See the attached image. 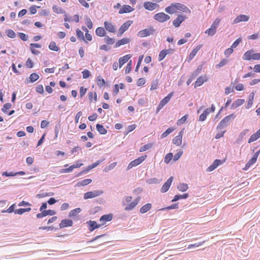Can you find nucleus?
Listing matches in <instances>:
<instances>
[{
  "label": "nucleus",
  "instance_id": "nucleus-1",
  "mask_svg": "<svg viewBox=\"0 0 260 260\" xmlns=\"http://www.w3.org/2000/svg\"><path fill=\"white\" fill-rule=\"evenodd\" d=\"M165 11L170 14L179 12H182L190 14L191 11L184 5L180 3H172L170 6L165 8Z\"/></svg>",
  "mask_w": 260,
  "mask_h": 260
},
{
  "label": "nucleus",
  "instance_id": "nucleus-2",
  "mask_svg": "<svg viewBox=\"0 0 260 260\" xmlns=\"http://www.w3.org/2000/svg\"><path fill=\"white\" fill-rule=\"evenodd\" d=\"M140 198H137L133 201L132 202V197L131 196H126L123 201V205L125 207L124 210L125 211H130L133 210L139 203L140 201Z\"/></svg>",
  "mask_w": 260,
  "mask_h": 260
},
{
  "label": "nucleus",
  "instance_id": "nucleus-3",
  "mask_svg": "<svg viewBox=\"0 0 260 260\" xmlns=\"http://www.w3.org/2000/svg\"><path fill=\"white\" fill-rule=\"evenodd\" d=\"M243 59L246 60H260V53H254L252 50H248L244 54Z\"/></svg>",
  "mask_w": 260,
  "mask_h": 260
},
{
  "label": "nucleus",
  "instance_id": "nucleus-4",
  "mask_svg": "<svg viewBox=\"0 0 260 260\" xmlns=\"http://www.w3.org/2000/svg\"><path fill=\"white\" fill-rule=\"evenodd\" d=\"M220 20L216 18L213 23L212 24L211 27L205 31V33L209 36H213L216 32L217 28L218 27L220 23Z\"/></svg>",
  "mask_w": 260,
  "mask_h": 260
},
{
  "label": "nucleus",
  "instance_id": "nucleus-5",
  "mask_svg": "<svg viewBox=\"0 0 260 260\" xmlns=\"http://www.w3.org/2000/svg\"><path fill=\"white\" fill-rule=\"evenodd\" d=\"M234 118V115L233 114L226 116L219 122L217 126V128L222 129L223 128L227 126L230 124L231 119Z\"/></svg>",
  "mask_w": 260,
  "mask_h": 260
},
{
  "label": "nucleus",
  "instance_id": "nucleus-6",
  "mask_svg": "<svg viewBox=\"0 0 260 260\" xmlns=\"http://www.w3.org/2000/svg\"><path fill=\"white\" fill-rule=\"evenodd\" d=\"M155 32V29L152 26H150L144 29L139 31L138 33V36L141 38L146 37L151 35H152Z\"/></svg>",
  "mask_w": 260,
  "mask_h": 260
},
{
  "label": "nucleus",
  "instance_id": "nucleus-7",
  "mask_svg": "<svg viewBox=\"0 0 260 260\" xmlns=\"http://www.w3.org/2000/svg\"><path fill=\"white\" fill-rule=\"evenodd\" d=\"M170 18L169 15L163 12L158 13L154 16V19L159 22H164L169 20Z\"/></svg>",
  "mask_w": 260,
  "mask_h": 260
},
{
  "label": "nucleus",
  "instance_id": "nucleus-8",
  "mask_svg": "<svg viewBox=\"0 0 260 260\" xmlns=\"http://www.w3.org/2000/svg\"><path fill=\"white\" fill-rule=\"evenodd\" d=\"M147 157V155H145L144 156H142L140 157H139L138 158L130 162V163L128 164L127 169L130 170L132 168L136 167L139 164H141Z\"/></svg>",
  "mask_w": 260,
  "mask_h": 260
},
{
  "label": "nucleus",
  "instance_id": "nucleus-9",
  "mask_svg": "<svg viewBox=\"0 0 260 260\" xmlns=\"http://www.w3.org/2000/svg\"><path fill=\"white\" fill-rule=\"evenodd\" d=\"M174 92H170L167 96L165 97L160 102L159 105L157 107V112H159V111L163 107L166 105L170 101L172 97L173 96Z\"/></svg>",
  "mask_w": 260,
  "mask_h": 260
},
{
  "label": "nucleus",
  "instance_id": "nucleus-10",
  "mask_svg": "<svg viewBox=\"0 0 260 260\" xmlns=\"http://www.w3.org/2000/svg\"><path fill=\"white\" fill-rule=\"evenodd\" d=\"M103 193V191L100 190H96L94 191H88L84 194V199H91L98 197Z\"/></svg>",
  "mask_w": 260,
  "mask_h": 260
},
{
  "label": "nucleus",
  "instance_id": "nucleus-11",
  "mask_svg": "<svg viewBox=\"0 0 260 260\" xmlns=\"http://www.w3.org/2000/svg\"><path fill=\"white\" fill-rule=\"evenodd\" d=\"M133 21L132 20H128L124 22L119 28L117 34L118 37L121 36L128 29V27L132 25Z\"/></svg>",
  "mask_w": 260,
  "mask_h": 260
},
{
  "label": "nucleus",
  "instance_id": "nucleus-12",
  "mask_svg": "<svg viewBox=\"0 0 260 260\" xmlns=\"http://www.w3.org/2000/svg\"><path fill=\"white\" fill-rule=\"evenodd\" d=\"M104 27L106 30L111 33H115L116 32V26L111 21H106L104 22Z\"/></svg>",
  "mask_w": 260,
  "mask_h": 260
},
{
  "label": "nucleus",
  "instance_id": "nucleus-13",
  "mask_svg": "<svg viewBox=\"0 0 260 260\" xmlns=\"http://www.w3.org/2000/svg\"><path fill=\"white\" fill-rule=\"evenodd\" d=\"M144 7L146 10L149 11H153L159 7V5L156 3H154L151 2H146L144 3Z\"/></svg>",
  "mask_w": 260,
  "mask_h": 260
},
{
  "label": "nucleus",
  "instance_id": "nucleus-14",
  "mask_svg": "<svg viewBox=\"0 0 260 260\" xmlns=\"http://www.w3.org/2000/svg\"><path fill=\"white\" fill-rule=\"evenodd\" d=\"M186 17L185 15H179L177 18L173 21V25L175 27H178L180 24L186 19Z\"/></svg>",
  "mask_w": 260,
  "mask_h": 260
},
{
  "label": "nucleus",
  "instance_id": "nucleus-15",
  "mask_svg": "<svg viewBox=\"0 0 260 260\" xmlns=\"http://www.w3.org/2000/svg\"><path fill=\"white\" fill-rule=\"evenodd\" d=\"M173 180V177L172 176L170 177L167 181L164 183L161 188V192L162 193L167 192L172 183Z\"/></svg>",
  "mask_w": 260,
  "mask_h": 260
},
{
  "label": "nucleus",
  "instance_id": "nucleus-16",
  "mask_svg": "<svg viewBox=\"0 0 260 260\" xmlns=\"http://www.w3.org/2000/svg\"><path fill=\"white\" fill-rule=\"evenodd\" d=\"M208 80L206 75L201 76L197 79L194 83V88L201 86L204 82Z\"/></svg>",
  "mask_w": 260,
  "mask_h": 260
},
{
  "label": "nucleus",
  "instance_id": "nucleus-17",
  "mask_svg": "<svg viewBox=\"0 0 260 260\" xmlns=\"http://www.w3.org/2000/svg\"><path fill=\"white\" fill-rule=\"evenodd\" d=\"M135 10L132 7L127 5H123L119 11V13L120 14L123 13H127L133 12Z\"/></svg>",
  "mask_w": 260,
  "mask_h": 260
},
{
  "label": "nucleus",
  "instance_id": "nucleus-18",
  "mask_svg": "<svg viewBox=\"0 0 260 260\" xmlns=\"http://www.w3.org/2000/svg\"><path fill=\"white\" fill-rule=\"evenodd\" d=\"M183 131H181L178 135L173 139V143L177 146H180L182 143Z\"/></svg>",
  "mask_w": 260,
  "mask_h": 260
},
{
  "label": "nucleus",
  "instance_id": "nucleus-19",
  "mask_svg": "<svg viewBox=\"0 0 260 260\" xmlns=\"http://www.w3.org/2000/svg\"><path fill=\"white\" fill-rule=\"evenodd\" d=\"M41 48V45L39 44L31 43L30 44V50L31 52L34 55H37L40 53V52L36 49V48Z\"/></svg>",
  "mask_w": 260,
  "mask_h": 260
},
{
  "label": "nucleus",
  "instance_id": "nucleus-20",
  "mask_svg": "<svg viewBox=\"0 0 260 260\" xmlns=\"http://www.w3.org/2000/svg\"><path fill=\"white\" fill-rule=\"evenodd\" d=\"M73 221L71 219H65L59 223V228L62 229L67 226H71L73 225Z\"/></svg>",
  "mask_w": 260,
  "mask_h": 260
},
{
  "label": "nucleus",
  "instance_id": "nucleus-21",
  "mask_svg": "<svg viewBox=\"0 0 260 260\" xmlns=\"http://www.w3.org/2000/svg\"><path fill=\"white\" fill-rule=\"evenodd\" d=\"M249 17L245 15H239L234 20V23H238L242 21H247L249 20Z\"/></svg>",
  "mask_w": 260,
  "mask_h": 260
},
{
  "label": "nucleus",
  "instance_id": "nucleus-22",
  "mask_svg": "<svg viewBox=\"0 0 260 260\" xmlns=\"http://www.w3.org/2000/svg\"><path fill=\"white\" fill-rule=\"evenodd\" d=\"M256 155L257 154H254L252 158L246 163L244 168H243L244 170H248L251 167V165L255 163L257 159V157L256 156Z\"/></svg>",
  "mask_w": 260,
  "mask_h": 260
},
{
  "label": "nucleus",
  "instance_id": "nucleus-23",
  "mask_svg": "<svg viewBox=\"0 0 260 260\" xmlns=\"http://www.w3.org/2000/svg\"><path fill=\"white\" fill-rule=\"evenodd\" d=\"M172 51H173V50L171 49L161 50L160 52L159 56H158V60L159 61H161L162 60H163L165 58V57L168 54H170L172 52Z\"/></svg>",
  "mask_w": 260,
  "mask_h": 260
},
{
  "label": "nucleus",
  "instance_id": "nucleus-24",
  "mask_svg": "<svg viewBox=\"0 0 260 260\" xmlns=\"http://www.w3.org/2000/svg\"><path fill=\"white\" fill-rule=\"evenodd\" d=\"M112 219V215L111 214L104 215L100 219V221L101 222V225L105 224L106 222L111 221Z\"/></svg>",
  "mask_w": 260,
  "mask_h": 260
},
{
  "label": "nucleus",
  "instance_id": "nucleus-25",
  "mask_svg": "<svg viewBox=\"0 0 260 260\" xmlns=\"http://www.w3.org/2000/svg\"><path fill=\"white\" fill-rule=\"evenodd\" d=\"M131 57L132 56L130 54H127L124 56L120 57L119 59V67H122V66L131 58Z\"/></svg>",
  "mask_w": 260,
  "mask_h": 260
},
{
  "label": "nucleus",
  "instance_id": "nucleus-26",
  "mask_svg": "<svg viewBox=\"0 0 260 260\" xmlns=\"http://www.w3.org/2000/svg\"><path fill=\"white\" fill-rule=\"evenodd\" d=\"M245 103L244 99H237L232 104L231 108L234 109L242 105Z\"/></svg>",
  "mask_w": 260,
  "mask_h": 260
},
{
  "label": "nucleus",
  "instance_id": "nucleus-27",
  "mask_svg": "<svg viewBox=\"0 0 260 260\" xmlns=\"http://www.w3.org/2000/svg\"><path fill=\"white\" fill-rule=\"evenodd\" d=\"M88 224L89 225V230L90 231L92 232L96 229L99 228L101 226V224H97L96 222L95 221L90 220L88 222Z\"/></svg>",
  "mask_w": 260,
  "mask_h": 260
},
{
  "label": "nucleus",
  "instance_id": "nucleus-28",
  "mask_svg": "<svg viewBox=\"0 0 260 260\" xmlns=\"http://www.w3.org/2000/svg\"><path fill=\"white\" fill-rule=\"evenodd\" d=\"M260 138V128L255 133L252 134L248 140V143L254 142Z\"/></svg>",
  "mask_w": 260,
  "mask_h": 260
},
{
  "label": "nucleus",
  "instance_id": "nucleus-29",
  "mask_svg": "<svg viewBox=\"0 0 260 260\" xmlns=\"http://www.w3.org/2000/svg\"><path fill=\"white\" fill-rule=\"evenodd\" d=\"M95 34L100 37H103L106 36V30L102 27H98L95 30Z\"/></svg>",
  "mask_w": 260,
  "mask_h": 260
},
{
  "label": "nucleus",
  "instance_id": "nucleus-30",
  "mask_svg": "<svg viewBox=\"0 0 260 260\" xmlns=\"http://www.w3.org/2000/svg\"><path fill=\"white\" fill-rule=\"evenodd\" d=\"M129 42V39L128 38H122L118 40L115 45V47L117 48L121 45L126 44Z\"/></svg>",
  "mask_w": 260,
  "mask_h": 260
},
{
  "label": "nucleus",
  "instance_id": "nucleus-31",
  "mask_svg": "<svg viewBox=\"0 0 260 260\" xmlns=\"http://www.w3.org/2000/svg\"><path fill=\"white\" fill-rule=\"evenodd\" d=\"M92 182V180L91 179H84L82 181H80L76 184V186L81 187L86 186L89 184H90Z\"/></svg>",
  "mask_w": 260,
  "mask_h": 260
},
{
  "label": "nucleus",
  "instance_id": "nucleus-32",
  "mask_svg": "<svg viewBox=\"0 0 260 260\" xmlns=\"http://www.w3.org/2000/svg\"><path fill=\"white\" fill-rule=\"evenodd\" d=\"M49 49L50 50L57 52L59 51L60 48L56 45V43L54 41H51L49 45Z\"/></svg>",
  "mask_w": 260,
  "mask_h": 260
},
{
  "label": "nucleus",
  "instance_id": "nucleus-33",
  "mask_svg": "<svg viewBox=\"0 0 260 260\" xmlns=\"http://www.w3.org/2000/svg\"><path fill=\"white\" fill-rule=\"evenodd\" d=\"M254 100V93L253 92L251 93L248 96V100L247 101V104L246 107V109H249L251 107L253 104Z\"/></svg>",
  "mask_w": 260,
  "mask_h": 260
},
{
  "label": "nucleus",
  "instance_id": "nucleus-34",
  "mask_svg": "<svg viewBox=\"0 0 260 260\" xmlns=\"http://www.w3.org/2000/svg\"><path fill=\"white\" fill-rule=\"evenodd\" d=\"M96 128L100 134L105 135L107 133V129L100 124H97L96 125Z\"/></svg>",
  "mask_w": 260,
  "mask_h": 260
},
{
  "label": "nucleus",
  "instance_id": "nucleus-35",
  "mask_svg": "<svg viewBox=\"0 0 260 260\" xmlns=\"http://www.w3.org/2000/svg\"><path fill=\"white\" fill-rule=\"evenodd\" d=\"M201 47L202 45H198L193 49L189 55V59H192L194 57V56L201 49Z\"/></svg>",
  "mask_w": 260,
  "mask_h": 260
},
{
  "label": "nucleus",
  "instance_id": "nucleus-36",
  "mask_svg": "<svg viewBox=\"0 0 260 260\" xmlns=\"http://www.w3.org/2000/svg\"><path fill=\"white\" fill-rule=\"evenodd\" d=\"M31 208L28 207L27 208H20L19 209H16L15 210L14 213L15 214H17L19 215H21L23 214L25 212H28L31 211Z\"/></svg>",
  "mask_w": 260,
  "mask_h": 260
},
{
  "label": "nucleus",
  "instance_id": "nucleus-37",
  "mask_svg": "<svg viewBox=\"0 0 260 260\" xmlns=\"http://www.w3.org/2000/svg\"><path fill=\"white\" fill-rule=\"evenodd\" d=\"M151 208V204L150 203H148L143 206L140 210V212L141 213H145L149 211Z\"/></svg>",
  "mask_w": 260,
  "mask_h": 260
},
{
  "label": "nucleus",
  "instance_id": "nucleus-38",
  "mask_svg": "<svg viewBox=\"0 0 260 260\" xmlns=\"http://www.w3.org/2000/svg\"><path fill=\"white\" fill-rule=\"evenodd\" d=\"M188 197V193H184L182 195L177 194L175 195L174 199L172 200V202H176L180 199H185L187 198Z\"/></svg>",
  "mask_w": 260,
  "mask_h": 260
},
{
  "label": "nucleus",
  "instance_id": "nucleus-39",
  "mask_svg": "<svg viewBox=\"0 0 260 260\" xmlns=\"http://www.w3.org/2000/svg\"><path fill=\"white\" fill-rule=\"evenodd\" d=\"M88 98L89 100L91 102H92V99H93V101L94 102H96L98 100V96L96 92H89L88 93Z\"/></svg>",
  "mask_w": 260,
  "mask_h": 260
},
{
  "label": "nucleus",
  "instance_id": "nucleus-40",
  "mask_svg": "<svg viewBox=\"0 0 260 260\" xmlns=\"http://www.w3.org/2000/svg\"><path fill=\"white\" fill-rule=\"evenodd\" d=\"M53 11L54 13L57 14H64L65 11L61 8L54 5L52 7Z\"/></svg>",
  "mask_w": 260,
  "mask_h": 260
},
{
  "label": "nucleus",
  "instance_id": "nucleus-41",
  "mask_svg": "<svg viewBox=\"0 0 260 260\" xmlns=\"http://www.w3.org/2000/svg\"><path fill=\"white\" fill-rule=\"evenodd\" d=\"M97 85L99 87H102L105 84V80L101 76H99L96 78Z\"/></svg>",
  "mask_w": 260,
  "mask_h": 260
},
{
  "label": "nucleus",
  "instance_id": "nucleus-42",
  "mask_svg": "<svg viewBox=\"0 0 260 260\" xmlns=\"http://www.w3.org/2000/svg\"><path fill=\"white\" fill-rule=\"evenodd\" d=\"M174 129H175L173 127H170V128H168L165 132H164L161 134L160 138L161 139H163V138L167 137L170 133L173 132L174 131Z\"/></svg>",
  "mask_w": 260,
  "mask_h": 260
},
{
  "label": "nucleus",
  "instance_id": "nucleus-43",
  "mask_svg": "<svg viewBox=\"0 0 260 260\" xmlns=\"http://www.w3.org/2000/svg\"><path fill=\"white\" fill-rule=\"evenodd\" d=\"M188 185L186 183H180L177 186V189L180 191H185L188 189Z\"/></svg>",
  "mask_w": 260,
  "mask_h": 260
},
{
  "label": "nucleus",
  "instance_id": "nucleus-44",
  "mask_svg": "<svg viewBox=\"0 0 260 260\" xmlns=\"http://www.w3.org/2000/svg\"><path fill=\"white\" fill-rule=\"evenodd\" d=\"M104 40L108 45H113L115 43L114 39L113 38H110L108 36H105Z\"/></svg>",
  "mask_w": 260,
  "mask_h": 260
},
{
  "label": "nucleus",
  "instance_id": "nucleus-45",
  "mask_svg": "<svg viewBox=\"0 0 260 260\" xmlns=\"http://www.w3.org/2000/svg\"><path fill=\"white\" fill-rule=\"evenodd\" d=\"M81 210L79 208L73 209L70 212L69 216H70V217L75 216L76 215H77L78 213H79L81 212Z\"/></svg>",
  "mask_w": 260,
  "mask_h": 260
},
{
  "label": "nucleus",
  "instance_id": "nucleus-46",
  "mask_svg": "<svg viewBox=\"0 0 260 260\" xmlns=\"http://www.w3.org/2000/svg\"><path fill=\"white\" fill-rule=\"evenodd\" d=\"M117 165V162H113L112 164H111L110 165H109L108 166L106 167L104 171L105 172H109V171L113 169Z\"/></svg>",
  "mask_w": 260,
  "mask_h": 260
},
{
  "label": "nucleus",
  "instance_id": "nucleus-47",
  "mask_svg": "<svg viewBox=\"0 0 260 260\" xmlns=\"http://www.w3.org/2000/svg\"><path fill=\"white\" fill-rule=\"evenodd\" d=\"M173 157V155L172 153H169L167 154L166 155L165 157L164 161L166 164H168L170 162V161L171 160Z\"/></svg>",
  "mask_w": 260,
  "mask_h": 260
},
{
  "label": "nucleus",
  "instance_id": "nucleus-48",
  "mask_svg": "<svg viewBox=\"0 0 260 260\" xmlns=\"http://www.w3.org/2000/svg\"><path fill=\"white\" fill-rule=\"evenodd\" d=\"M39 78V76L36 73H32L29 76L30 81L31 82H34Z\"/></svg>",
  "mask_w": 260,
  "mask_h": 260
},
{
  "label": "nucleus",
  "instance_id": "nucleus-49",
  "mask_svg": "<svg viewBox=\"0 0 260 260\" xmlns=\"http://www.w3.org/2000/svg\"><path fill=\"white\" fill-rule=\"evenodd\" d=\"M188 117V115H185L184 116L182 117L180 119L178 120L177 122V124L178 125H180L184 123Z\"/></svg>",
  "mask_w": 260,
  "mask_h": 260
},
{
  "label": "nucleus",
  "instance_id": "nucleus-50",
  "mask_svg": "<svg viewBox=\"0 0 260 260\" xmlns=\"http://www.w3.org/2000/svg\"><path fill=\"white\" fill-rule=\"evenodd\" d=\"M12 105L10 103L5 104L2 109V110L4 113H7L8 111L11 108Z\"/></svg>",
  "mask_w": 260,
  "mask_h": 260
},
{
  "label": "nucleus",
  "instance_id": "nucleus-51",
  "mask_svg": "<svg viewBox=\"0 0 260 260\" xmlns=\"http://www.w3.org/2000/svg\"><path fill=\"white\" fill-rule=\"evenodd\" d=\"M151 147H152L151 144H146V145H144L143 146L141 147L140 148L139 151H140V152H144V151H145L148 150Z\"/></svg>",
  "mask_w": 260,
  "mask_h": 260
},
{
  "label": "nucleus",
  "instance_id": "nucleus-52",
  "mask_svg": "<svg viewBox=\"0 0 260 260\" xmlns=\"http://www.w3.org/2000/svg\"><path fill=\"white\" fill-rule=\"evenodd\" d=\"M132 68V60H130L129 62L127 64L126 67L125 68V74L129 73Z\"/></svg>",
  "mask_w": 260,
  "mask_h": 260
},
{
  "label": "nucleus",
  "instance_id": "nucleus-53",
  "mask_svg": "<svg viewBox=\"0 0 260 260\" xmlns=\"http://www.w3.org/2000/svg\"><path fill=\"white\" fill-rule=\"evenodd\" d=\"M7 35L10 38H14L16 37L15 32L12 29H8L7 31Z\"/></svg>",
  "mask_w": 260,
  "mask_h": 260
},
{
  "label": "nucleus",
  "instance_id": "nucleus-54",
  "mask_svg": "<svg viewBox=\"0 0 260 260\" xmlns=\"http://www.w3.org/2000/svg\"><path fill=\"white\" fill-rule=\"evenodd\" d=\"M25 66L28 68H32L34 67V63L30 58L27 59L25 62Z\"/></svg>",
  "mask_w": 260,
  "mask_h": 260
},
{
  "label": "nucleus",
  "instance_id": "nucleus-55",
  "mask_svg": "<svg viewBox=\"0 0 260 260\" xmlns=\"http://www.w3.org/2000/svg\"><path fill=\"white\" fill-rule=\"evenodd\" d=\"M228 60L225 59H222L218 64H217L216 67L218 68H220L225 65L228 63Z\"/></svg>",
  "mask_w": 260,
  "mask_h": 260
},
{
  "label": "nucleus",
  "instance_id": "nucleus-56",
  "mask_svg": "<svg viewBox=\"0 0 260 260\" xmlns=\"http://www.w3.org/2000/svg\"><path fill=\"white\" fill-rule=\"evenodd\" d=\"M145 79L143 78H139L137 81V85L138 86H141L145 83Z\"/></svg>",
  "mask_w": 260,
  "mask_h": 260
},
{
  "label": "nucleus",
  "instance_id": "nucleus-57",
  "mask_svg": "<svg viewBox=\"0 0 260 260\" xmlns=\"http://www.w3.org/2000/svg\"><path fill=\"white\" fill-rule=\"evenodd\" d=\"M183 154V151L181 150H180L179 152H178L173 157L174 161H177L178 160L180 157L181 156V155Z\"/></svg>",
  "mask_w": 260,
  "mask_h": 260
},
{
  "label": "nucleus",
  "instance_id": "nucleus-58",
  "mask_svg": "<svg viewBox=\"0 0 260 260\" xmlns=\"http://www.w3.org/2000/svg\"><path fill=\"white\" fill-rule=\"evenodd\" d=\"M85 22L87 26L88 27V28L91 29L92 28L93 24L91 19L89 18H86Z\"/></svg>",
  "mask_w": 260,
  "mask_h": 260
},
{
  "label": "nucleus",
  "instance_id": "nucleus-59",
  "mask_svg": "<svg viewBox=\"0 0 260 260\" xmlns=\"http://www.w3.org/2000/svg\"><path fill=\"white\" fill-rule=\"evenodd\" d=\"M76 34L78 38L84 40L83 32L81 30L77 29L76 30Z\"/></svg>",
  "mask_w": 260,
  "mask_h": 260
},
{
  "label": "nucleus",
  "instance_id": "nucleus-60",
  "mask_svg": "<svg viewBox=\"0 0 260 260\" xmlns=\"http://www.w3.org/2000/svg\"><path fill=\"white\" fill-rule=\"evenodd\" d=\"M36 91L39 93H44V88L42 85H38L36 87Z\"/></svg>",
  "mask_w": 260,
  "mask_h": 260
},
{
  "label": "nucleus",
  "instance_id": "nucleus-61",
  "mask_svg": "<svg viewBox=\"0 0 260 260\" xmlns=\"http://www.w3.org/2000/svg\"><path fill=\"white\" fill-rule=\"evenodd\" d=\"M40 6H38V7H37L36 6H32L30 7L29 8V11H30V13L31 14H35L37 13V8H40Z\"/></svg>",
  "mask_w": 260,
  "mask_h": 260
},
{
  "label": "nucleus",
  "instance_id": "nucleus-62",
  "mask_svg": "<svg viewBox=\"0 0 260 260\" xmlns=\"http://www.w3.org/2000/svg\"><path fill=\"white\" fill-rule=\"evenodd\" d=\"M233 49L232 47L229 48L224 51V55L226 57H229L231 54L233 53Z\"/></svg>",
  "mask_w": 260,
  "mask_h": 260
},
{
  "label": "nucleus",
  "instance_id": "nucleus-63",
  "mask_svg": "<svg viewBox=\"0 0 260 260\" xmlns=\"http://www.w3.org/2000/svg\"><path fill=\"white\" fill-rule=\"evenodd\" d=\"M82 73L83 75V78L84 79L88 78L90 75V72L87 70H84L83 71H82Z\"/></svg>",
  "mask_w": 260,
  "mask_h": 260
},
{
  "label": "nucleus",
  "instance_id": "nucleus-64",
  "mask_svg": "<svg viewBox=\"0 0 260 260\" xmlns=\"http://www.w3.org/2000/svg\"><path fill=\"white\" fill-rule=\"evenodd\" d=\"M86 91L87 88H84L83 86L80 87L79 90L80 96L82 97L83 96H84L86 93Z\"/></svg>",
  "mask_w": 260,
  "mask_h": 260
}]
</instances>
